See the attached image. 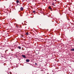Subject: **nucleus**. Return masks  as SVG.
Masks as SVG:
<instances>
[{"label":"nucleus","mask_w":74,"mask_h":74,"mask_svg":"<svg viewBox=\"0 0 74 74\" xmlns=\"http://www.w3.org/2000/svg\"><path fill=\"white\" fill-rule=\"evenodd\" d=\"M49 9H52V8L51 7H49Z\"/></svg>","instance_id":"6e6552de"},{"label":"nucleus","mask_w":74,"mask_h":74,"mask_svg":"<svg viewBox=\"0 0 74 74\" xmlns=\"http://www.w3.org/2000/svg\"><path fill=\"white\" fill-rule=\"evenodd\" d=\"M18 48H19V49H21V47H20V46H18Z\"/></svg>","instance_id":"423d86ee"},{"label":"nucleus","mask_w":74,"mask_h":74,"mask_svg":"<svg viewBox=\"0 0 74 74\" xmlns=\"http://www.w3.org/2000/svg\"><path fill=\"white\" fill-rule=\"evenodd\" d=\"M5 52H6V51H5Z\"/></svg>","instance_id":"ddd939ff"},{"label":"nucleus","mask_w":74,"mask_h":74,"mask_svg":"<svg viewBox=\"0 0 74 74\" xmlns=\"http://www.w3.org/2000/svg\"><path fill=\"white\" fill-rule=\"evenodd\" d=\"M35 11H33V12L35 13Z\"/></svg>","instance_id":"9b49d317"},{"label":"nucleus","mask_w":74,"mask_h":74,"mask_svg":"<svg viewBox=\"0 0 74 74\" xmlns=\"http://www.w3.org/2000/svg\"><path fill=\"white\" fill-rule=\"evenodd\" d=\"M22 57H23V58H26V56L25 55H22Z\"/></svg>","instance_id":"f257e3e1"},{"label":"nucleus","mask_w":74,"mask_h":74,"mask_svg":"<svg viewBox=\"0 0 74 74\" xmlns=\"http://www.w3.org/2000/svg\"><path fill=\"white\" fill-rule=\"evenodd\" d=\"M16 26L17 27H18V25H16Z\"/></svg>","instance_id":"9d476101"},{"label":"nucleus","mask_w":74,"mask_h":74,"mask_svg":"<svg viewBox=\"0 0 74 74\" xmlns=\"http://www.w3.org/2000/svg\"><path fill=\"white\" fill-rule=\"evenodd\" d=\"M38 64L37 63H35V64L36 65H37Z\"/></svg>","instance_id":"1a4fd4ad"},{"label":"nucleus","mask_w":74,"mask_h":74,"mask_svg":"<svg viewBox=\"0 0 74 74\" xmlns=\"http://www.w3.org/2000/svg\"><path fill=\"white\" fill-rule=\"evenodd\" d=\"M71 51H74V49H71Z\"/></svg>","instance_id":"20e7f679"},{"label":"nucleus","mask_w":74,"mask_h":74,"mask_svg":"<svg viewBox=\"0 0 74 74\" xmlns=\"http://www.w3.org/2000/svg\"><path fill=\"white\" fill-rule=\"evenodd\" d=\"M21 10V11H23V7H21V8H20Z\"/></svg>","instance_id":"f03ea898"},{"label":"nucleus","mask_w":74,"mask_h":74,"mask_svg":"<svg viewBox=\"0 0 74 74\" xmlns=\"http://www.w3.org/2000/svg\"><path fill=\"white\" fill-rule=\"evenodd\" d=\"M29 60H26V62H29Z\"/></svg>","instance_id":"7ed1b4c3"},{"label":"nucleus","mask_w":74,"mask_h":74,"mask_svg":"<svg viewBox=\"0 0 74 74\" xmlns=\"http://www.w3.org/2000/svg\"><path fill=\"white\" fill-rule=\"evenodd\" d=\"M10 74H11V73H10Z\"/></svg>","instance_id":"4468645a"},{"label":"nucleus","mask_w":74,"mask_h":74,"mask_svg":"<svg viewBox=\"0 0 74 74\" xmlns=\"http://www.w3.org/2000/svg\"><path fill=\"white\" fill-rule=\"evenodd\" d=\"M16 2L17 3H19V0H17L16 1Z\"/></svg>","instance_id":"39448f33"},{"label":"nucleus","mask_w":74,"mask_h":74,"mask_svg":"<svg viewBox=\"0 0 74 74\" xmlns=\"http://www.w3.org/2000/svg\"><path fill=\"white\" fill-rule=\"evenodd\" d=\"M26 34H27V35H28L29 33H28V32H27V33H26Z\"/></svg>","instance_id":"0eeeda50"},{"label":"nucleus","mask_w":74,"mask_h":74,"mask_svg":"<svg viewBox=\"0 0 74 74\" xmlns=\"http://www.w3.org/2000/svg\"><path fill=\"white\" fill-rule=\"evenodd\" d=\"M67 18H68L67 17Z\"/></svg>","instance_id":"f8f14e48"}]
</instances>
